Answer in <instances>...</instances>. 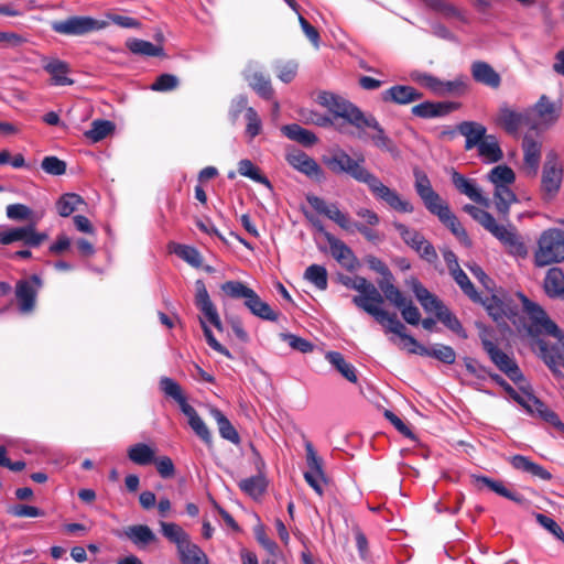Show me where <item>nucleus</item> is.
Returning <instances> with one entry per match:
<instances>
[{"label": "nucleus", "mask_w": 564, "mask_h": 564, "mask_svg": "<svg viewBox=\"0 0 564 564\" xmlns=\"http://www.w3.org/2000/svg\"><path fill=\"white\" fill-rule=\"evenodd\" d=\"M221 290L232 299H243L245 306L257 317L275 322L278 314L263 302L260 296L240 281H228L221 285Z\"/></svg>", "instance_id": "6"}, {"label": "nucleus", "mask_w": 564, "mask_h": 564, "mask_svg": "<svg viewBox=\"0 0 564 564\" xmlns=\"http://www.w3.org/2000/svg\"><path fill=\"white\" fill-rule=\"evenodd\" d=\"M304 278L319 290H326L327 288V271L323 265H310L305 270Z\"/></svg>", "instance_id": "61"}, {"label": "nucleus", "mask_w": 564, "mask_h": 564, "mask_svg": "<svg viewBox=\"0 0 564 564\" xmlns=\"http://www.w3.org/2000/svg\"><path fill=\"white\" fill-rule=\"evenodd\" d=\"M324 216L336 223L341 229L350 232L352 231L354 221H351L350 217L346 213L339 210L336 203L328 205Z\"/></svg>", "instance_id": "63"}, {"label": "nucleus", "mask_w": 564, "mask_h": 564, "mask_svg": "<svg viewBox=\"0 0 564 564\" xmlns=\"http://www.w3.org/2000/svg\"><path fill=\"white\" fill-rule=\"evenodd\" d=\"M238 172L240 175L246 176L259 184L271 187V183L267 176L261 174L259 169L248 159L240 160L238 163Z\"/></svg>", "instance_id": "54"}, {"label": "nucleus", "mask_w": 564, "mask_h": 564, "mask_svg": "<svg viewBox=\"0 0 564 564\" xmlns=\"http://www.w3.org/2000/svg\"><path fill=\"white\" fill-rule=\"evenodd\" d=\"M379 324L386 328V332L399 336L405 343L404 347L408 348L410 354L420 355L419 350L424 346L421 345L413 336L406 334V327L398 319L395 313H389L388 317L383 318Z\"/></svg>", "instance_id": "24"}, {"label": "nucleus", "mask_w": 564, "mask_h": 564, "mask_svg": "<svg viewBox=\"0 0 564 564\" xmlns=\"http://www.w3.org/2000/svg\"><path fill=\"white\" fill-rule=\"evenodd\" d=\"M366 262L371 270L382 275L383 279L379 282V288L382 292L387 284H393V275L381 259L375 256H368L366 258Z\"/></svg>", "instance_id": "59"}, {"label": "nucleus", "mask_w": 564, "mask_h": 564, "mask_svg": "<svg viewBox=\"0 0 564 564\" xmlns=\"http://www.w3.org/2000/svg\"><path fill=\"white\" fill-rule=\"evenodd\" d=\"M124 535L138 547H145L156 540L154 532L145 524L128 527Z\"/></svg>", "instance_id": "43"}, {"label": "nucleus", "mask_w": 564, "mask_h": 564, "mask_svg": "<svg viewBox=\"0 0 564 564\" xmlns=\"http://www.w3.org/2000/svg\"><path fill=\"white\" fill-rule=\"evenodd\" d=\"M384 299L394 307H397L402 318L410 325H419L421 322V313L413 304V301L406 297L394 284H387L383 288Z\"/></svg>", "instance_id": "15"}, {"label": "nucleus", "mask_w": 564, "mask_h": 564, "mask_svg": "<svg viewBox=\"0 0 564 564\" xmlns=\"http://www.w3.org/2000/svg\"><path fill=\"white\" fill-rule=\"evenodd\" d=\"M463 209L488 231L497 224L495 217L482 208L466 204Z\"/></svg>", "instance_id": "57"}, {"label": "nucleus", "mask_w": 564, "mask_h": 564, "mask_svg": "<svg viewBox=\"0 0 564 564\" xmlns=\"http://www.w3.org/2000/svg\"><path fill=\"white\" fill-rule=\"evenodd\" d=\"M412 291L422 305L423 310L427 313H434L436 317L438 316V313L446 307L437 296L432 294L416 279L412 280Z\"/></svg>", "instance_id": "33"}, {"label": "nucleus", "mask_w": 564, "mask_h": 564, "mask_svg": "<svg viewBox=\"0 0 564 564\" xmlns=\"http://www.w3.org/2000/svg\"><path fill=\"white\" fill-rule=\"evenodd\" d=\"M470 73L475 82L489 88L497 89L501 85L500 74L487 62H474L470 66Z\"/></svg>", "instance_id": "29"}, {"label": "nucleus", "mask_w": 564, "mask_h": 564, "mask_svg": "<svg viewBox=\"0 0 564 564\" xmlns=\"http://www.w3.org/2000/svg\"><path fill=\"white\" fill-rule=\"evenodd\" d=\"M479 303L484 305L489 316L498 324L505 323L506 319H511L517 315L514 310L497 295L486 296L485 299L480 296Z\"/></svg>", "instance_id": "28"}, {"label": "nucleus", "mask_w": 564, "mask_h": 564, "mask_svg": "<svg viewBox=\"0 0 564 564\" xmlns=\"http://www.w3.org/2000/svg\"><path fill=\"white\" fill-rule=\"evenodd\" d=\"M366 128H370L376 131L373 134L370 135V139L377 148L384 150L391 154L397 153V147L394 142L386 134L383 128L380 126L379 121L373 116L365 115V117L360 121V128L357 129L361 132Z\"/></svg>", "instance_id": "26"}, {"label": "nucleus", "mask_w": 564, "mask_h": 564, "mask_svg": "<svg viewBox=\"0 0 564 564\" xmlns=\"http://www.w3.org/2000/svg\"><path fill=\"white\" fill-rule=\"evenodd\" d=\"M350 288L358 291L360 294L352 297V303L371 315L378 323L388 317L389 312L381 308L383 296L379 290L362 276H357Z\"/></svg>", "instance_id": "7"}, {"label": "nucleus", "mask_w": 564, "mask_h": 564, "mask_svg": "<svg viewBox=\"0 0 564 564\" xmlns=\"http://www.w3.org/2000/svg\"><path fill=\"white\" fill-rule=\"evenodd\" d=\"M285 160L294 170L312 180L319 182L325 177L324 171L318 163L300 149H288Z\"/></svg>", "instance_id": "18"}, {"label": "nucleus", "mask_w": 564, "mask_h": 564, "mask_svg": "<svg viewBox=\"0 0 564 564\" xmlns=\"http://www.w3.org/2000/svg\"><path fill=\"white\" fill-rule=\"evenodd\" d=\"M481 345L495 366L503 372L511 381L519 384L524 380L516 360L503 352L497 345L487 337L486 330L480 334Z\"/></svg>", "instance_id": "10"}, {"label": "nucleus", "mask_w": 564, "mask_h": 564, "mask_svg": "<svg viewBox=\"0 0 564 564\" xmlns=\"http://www.w3.org/2000/svg\"><path fill=\"white\" fill-rule=\"evenodd\" d=\"M489 232L505 246L507 252L512 257L524 259L528 256V248L514 227L497 223Z\"/></svg>", "instance_id": "17"}, {"label": "nucleus", "mask_w": 564, "mask_h": 564, "mask_svg": "<svg viewBox=\"0 0 564 564\" xmlns=\"http://www.w3.org/2000/svg\"><path fill=\"white\" fill-rule=\"evenodd\" d=\"M160 390L165 397L173 399L180 406L183 414L188 420V425L194 433L208 446L213 444V436L206 423L198 415L196 410L187 403L181 386L172 378L162 377L160 379Z\"/></svg>", "instance_id": "4"}, {"label": "nucleus", "mask_w": 564, "mask_h": 564, "mask_svg": "<svg viewBox=\"0 0 564 564\" xmlns=\"http://www.w3.org/2000/svg\"><path fill=\"white\" fill-rule=\"evenodd\" d=\"M459 107L460 104L455 101H424L412 107L411 112L419 118L432 119L445 117Z\"/></svg>", "instance_id": "23"}, {"label": "nucleus", "mask_w": 564, "mask_h": 564, "mask_svg": "<svg viewBox=\"0 0 564 564\" xmlns=\"http://www.w3.org/2000/svg\"><path fill=\"white\" fill-rule=\"evenodd\" d=\"M533 261L538 268L564 261V231L562 229L550 228L540 235Z\"/></svg>", "instance_id": "5"}, {"label": "nucleus", "mask_w": 564, "mask_h": 564, "mask_svg": "<svg viewBox=\"0 0 564 564\" xmlns=\"http://www.w3.org/2000/svg\"><path fill=\"white\" fill-rule=\"evenodd\" d=\"M325 239L328 242L330 253L336 261L346 269H352L356 263V257L352 250L330 232H325Z\"/></svg>", "instance_id": "32"}, {"label": "nucleus", "mask_w": 564, "mask_h": 564, "mask_svg": "<svg viewBox=\"0 0 564 564\" xmlns=\"http://www.w3.org/2000/svg\"><path fill=\"white\" fill-rule=\"evenodd\" d=\"M195 305L204 315V318H200V325L207 344L217 352L231 359L232 355L230 354V351L215 338L212 329L206 323L208 322L219 332L223 330V323L220 321L219 314L217 312L216 306L214 305L209 297L208 291L204 282L202 280H197L195 283Z\"/></svg>", "instance_id": "3"}, {"label": "nucleus", "mask_w": 564, "mask_h": 564, "mask_svg": "<svg viewBox=\"0 0 564 564\" xmlns=\"http://www.w3.org/2000/svg\"><path fill=\"white\" fill-rule=\"evenodd\" d=\"M557 339H561V337ZM535 345L539 356L553 371V373L558 376L561 373L558 366H563L564 364V344L561 340L554 344H549L544 339H539Z\"/></svg>", "instance_id": "21"}, {"label": "nucleus", "mask_w": 564, "mask_h": 564, "mask_svg": "<svg viewBox=\"0 0 564 564\" xmlns=\"http://www.w3.org/2000/svg\"><path fill=\"white\" fill-rule=\"evenodd\" d=\"M476 481L478 484L485 485L495 494L505 497L511 501H514L519 505H522L525 501L524 497L521 494L509 489L501 480H495L487 476H477Z\"/></svg>", "instance_id": "40"}, {"label": "nucleus", "mask_w": 564, "mask_h": 564, "mask_svg": "<svg viewBox=\"0 0 564 564\" xmlns=\"http://www.w3.org/2000/svg\"><path fill=\"white\" fill-rule=\"evenodd\" d=\"M47 238L48 236L45 232H39L36 230L35 221L25 226L6 228L0 231V245L2 246L21 242L28 248H36Z\"/></svg>", "instance_id": "13"}, {"label": "nucleus", "mask_w": 564, "mask_h": 564, "mask_svg": "<svg viewBox=\"0 0 564 564\" xmlns=\"http://www.w3.org/2000/svg\"><path fill=\"white\" fill-rule=\"evenodd\" d=\"M419 351L420 356L432 357L446 365H453L456 360L455 350L451 346L443 344H435L431 347H422Z\"/></svg>", "instance_id": "47"}, {"label": "nucleus", "mask_w": 564, "mask_h": 564, "mask_svg": "<svg viewBox=\"0 0 564 564\" xmlns=\"http://www.w3.org/2000/svg\"><path fill=\"white\" fill-rule=\"evenodd\" d=\"M129 51L141 56H163L164 48L162 45L153 44L149 41L140 39H131L126 43Z\"/></svg>", "instance_id": "49"}, {"label": "nucleus", "mask_w": 564, "mask_h": 564, "mask_svg": "<svg viewBox=\"0 0 564 564\" xmlns=\"http://www.w3.org/2000/svg\"><path fill=\"white\" fill-rule=\"evenodd\" d=\"M267 486L268 484L263 475L251 476L239 482L240 489L253 499L261 497Z\"/></svg>", "instance_id": "53"}, {"label": "nucleus", "mask_w": 564, "mask_h": 564, "mask_svg": "<svg viewBox=\"0 0 564 564\" xmlns=\"http://www.w3.org/2000/svg\"><path fill=\"white\" fill-rule=\"evenodd\" d=\"M563 178V166L555 153H549L542 170L541 189L545 199L558 193Z\"/></svg>", "instance_id": "14"}, {"label": "nucleus", "mask_w": 564, "mask_h": 564, "mask_svg": "<svg viewBox=\"0 0 564 564\" xmlns=\"http://www.w3.org/2000/svg\"><path fill=\"white\" fill-rule=\"evenodd\" d=\"M511 466L520 471L528 473L542 480H551L552 474L546 470L542 465L532 462L529 457L523 455H513L510 457Z\"/></svg>", "instance_id": "36"}, {"label": "nucleus", "mask_w": 564, "mask_h": 564, "mask_svg": "<svg viewBox=\"0 0 564 564\" xmlns=\"http://www.w3.org/2000/svg\"><path fill=\"white\" fill-rule=\"evenodd\" d=\"M522 304V311L529 318L530 333L546 334L555 338L562 337L561 329L553 323L541 305L528 299L522 292L517 293Z\"/></svg>", "instance_id": "8"}, {"label": "nucleus", "mask_w": 564, "mask_h": 564, "mask_svg": "<svg viewBox=\"0 0 564 564\" xmlns=\"http://www.w3.org/2000/svg\"><path fill=\"white\" fill-rule=\"evenodd\" d=\"M478 154L486 163H496L502 160L503 152L494 134H488L477 147Z\"/></svg>", "instance_id": "42"}, {"label": "nucleus", "mask_w": 564, "mask_h": 564, "mask_svg": "<svg viewBox=\"0 0 564 564\" xmlns=\"http://www.w3.org/2000/svg\"><path fill=\"white\" fill-rule=\"evenodd\" d=\"M455 282L459 285L462 291L473 301L480 302V294L476 291L474 284L467 274L459 268L451 272Z\"/></svg>", "instance_id": "60"}, {"label": "nucleus", "mask_w": 564, "mask_h": 564, "mask_svg": "<svg viewBox=\"0 0 564 564\" xmlns=\"http://www.w3.org/2000/svg\"><path fill=\"white\" fill-rule=\"evenodd\" d=\"M524 165L530 173L535 175L541 161V142L532 134L527 133L522 141Z\"/></svg>", "instance_id": "35"}, {"label": "nucleus", "mask_w": 564, "mask_h": 564, "mask_svg": "<svg viewBox=\"0 0 564 564\" xmlns=\"http://www.w3.org/2000/svg\"><path fill=\"white\" fill-rule=\"evenodd\" d=\"M209 414L216 421L219 434L224 440H227L236 445L240 443V436L237 430L219 409L210 406Z\"/></svg>", "instance_id": "39"}, {"label": "nucleus", "mask_w": 564, "mask_h": 564, "mask_svg": "<svg viewBox=\"0 0 564 564\" xmlns=\"http://www.w3.org/2000/svg\"><path fill=\"white\" fill-rule=\"evenodd\" d=\"M177 552L182 564H209L204 551L192 541Z\"/></svg>", "instance_id": "51"}, {"label": "nucleus", "mask_w": 564, "mask_h": 564, "mask_svg": "<svg viewBox=\"0 0 564 564\" xmlns=\"http://www.w3.org/2000/svg\"><path fill=\"white\" fill-rule=\"evenodd\" d=\"M476 481L478 484L485 485L495 494L505 497L511 501H514L519 505H522L525 501L524 497L521 494L509 489L501 480H495L487 476H477Z\"/></svg>", "instance_id": "41"}, {"label": "nucleus", "mask_w": 564, "mask_h": 564, "mask_svg": "<svg viewBox=\"0 0 564 564\" xmlns=\"http://www.w3.org/2000/svg\"><path fill=\"white\" fill-rule=\"evenodd\" d=\"M282 133L290 140L296 141L305 147H311L316 143V135L302 128L297 123L285 124L281 128Z\"/></svg>", "instance_id": "44"}, {"label": "nucleus", "mask_w": 564, "mask_h": 564, "mask_svg": "<svg viewBox=\"0 0 564 564\" xmlns=\"http://www.w3.org/2000/svg\"><path fill=\"white\" fill-rule=\"evenodd\" d=\"M415 175V191L422 199L425 208L430 212L437 205L444 202L442 197L433 189L431 182L426 174L416 171Z\"/></svg>", "instance_id": "30"}, {"label": "nucleus", "mask_w": 564, "mask_h": 564, "mask_svg": "<svg viewBox=\"0 0 564 564\" xmlns=\"http://www.w3.org/2000/svg\"><path fill=\"white\" fill-rule=\"evenodd\" d=\"M115 129V124L109 120H94L91 128L85 132V137L93 142H99L105 139Z\"/></svg>", "instance_id": "56"}, {"label": "nucleus", "mask_w": 564, "mask_h": 564, "mask_svg": "<svg viewBox=\"0 0 564 564\" xmlns=\"http://www.w3.org/2000/svg\"><path fill=\"white\" fill-rule=\"evenodd\" d=\"M245 78L249 86L263 99L270 100L273 97L271 80L264 76L256 62H250L245 69Z\"/></svg>", "instance_id": "22"}, {"label": "nucleus", "mask_w": 564, "mask_h": 564, "mask_svg": "<svg viewBox=\"0 0 564 564\" xmlns=\"http://www.w3.org/2000/svg\"><path fill=\"white\" fill-rule=\"evenodd\" d=\"M317 101L335 117L345 119L355 128H360V121L365 113L349 100L333 93L323 91L318 94Z\"/></svg>", "instance_id": "9"}, {"label": "nucleus", "mask_w": 564, "mask_h": 564, "mask_svg": "<svg viewBox=\"0 0 564 564\" xmlns=\"http://www.w3.org/2000/svg\"><path fill=\"white\" fill-rule=\"evenodd\" d=\"M42 288V280L33 274L30 279L20 280L15 285V297L19 311L23 314L30 313L35 306L39 290Z\"/></svg>", "instance_id": "19"}, {"label": "nucleus", "mask_w": 564, "mask_h": 564, "mask_svg": "<svg viewBox=\"0 0 564 564\" xmlns=\"http://www.w3.org/2000/svg\"><path fill=\"white\" fill-rule=\"evenodd\" d=\"M452 183L460 194L466 195L473 202L484 207L490 206L489 198L482 195L475 180L467 178L463 174L453 171Z\"/></svg>", "instance_id": "25"}, {"label": "nucleus", "mask_w": 564, "mask_h": 564, "mask_svg": "<svg viewBox=\"0 0 564 564\" xmlns=\"http://www.w3.org/2000/svg\"><path fill=\"white\" fill-rule=\"evenodd\" d=\"M172 250L178 258L192 267L199 268L202 265V256L196 248L187 245L174 243L172 246Z\"/></svg>", "instance_id": "55"}, {"label": "nucleus", "mask_w": 564, "mask_h": 564, "mask_svg": "<svg viewBox=\"0 0 564 564\" xmlns=\"http://www.w3.org/2000/svg\"><path fill=\"white\" fill-rule=\"evenodd\" d=\"M423 94L416 90L412 86L406 85H395L391 88L384 90L381 94V98L383 101L394 102L398 105H408L413 101L422 99Z\"/></svg>", "instance_id": "31"}, {"label": "nucleus", "mask_w": 564, "mask_h": 564, "mask_svg": "<svg viewBox=\"0 0 564 564\" xmlns=\"http://www.w3.org/2000/svg\"><path fill=\"white\" fill-rule=\"evenodd\" d=\"M162 534L172 543H174L180 551L187 543L191 542V538L178 524L172 522H161Z\"/></svg>", "instance_id": "45"}, {"label": "nucleus", "mask_w": 564, "mask_h": 564, "mask_svg": "<svg viewBox=\"0 0 564 564\" xmlns=\"http://www.w3.org/2000/svg\"><path fill=\"white\" fill-rule=\"evenodd\" d=\"M529 109L531 115L535 113L538 116L541 124L551 126L558 119L561 106L542 95L533 108Z\"/></svg>", "instance_id": "34"}, {"label": "nucleus", "mask_w": 564, "mask_h": 564, "mask_svg": "<svg viewBox=\"0 0 564 564\" xmlns=\"http://www.w3.org/2000/svg\"><path fill=\"white\" fill-rule=\"evenodd\" d=\"M545 293L551 297L561 296L564 293V273L560 268H551L544 279Z\"/></svg>", "instance_id": "46"}, {"label": "nucleus", "mask_w": 564, "mask_h": 564, "mask_svg": "<svg viewBox=\"0 0 564 564\" xmlns=\"http://www.w3.org/2000/svg\"><path fill=\"white\" fill-rule=\"evenodd\" d=\"M487 180L495 186L499 185H513L516 182V174L513 170L506 165H497L487 174Z\"/></svg>", "instance_id": "52"}, {"label": "nucleus", "mask_w": 564, "mask_h": 564, "mask_svg": "<svg viewBox=\"0 0 564 564\" xmlns=\"http://www.w3.org/2000/svg\"><path fill=\"white\" fill-rule=\"evenodd\" d=\"M324 216L336 223L341 229L350 232L352 231L354 221H351L350 217L346 213L339 210L336 203L328 205Z\"/></svg>", "instance_id": "64"}, {"label": "nucleus", "mask_w": 564, "mask_h": 564, "mask_svg": "<svg viewBox=\"0 0 564 564\" xmlns=\"http://www.w3.org/2000/svg\"><path fill=\"white\" fill-rule=\"evenodd\" d=\"M512 185H499L494 187V199L496 209L503 219H507L510 207L518 202L517 195L511 189Z\"/></svg>", "instance_id": "37"}, {"label": "nucleus", "mask_w": 564, "mask_h": 564, "mask_svg": "<svg viewBox=\"0 0 564 564\" xmlns=\"http://www.w3.org/2000/svg\"><path fill=\"white\" fill-rule=\"evenodd\" d=\"M415 241L417 242L412 243L411 248L415 250L423 260L427 261L429 263H435L438 259V256L434 246L427 241L422 234Z\"/></svg>", "instance_id": "62"}, {"label": "nucleus", "mask_w": 564, "mask_h": 564, "mask_svg": "<svg viewBox=\"0 0 564 564\" xmlns=\"http://www.w3.org/2000/svg\"><path fill=\"white\" fill-rule=\"evenodd\" d=\"M80 204H84V200L78 194L67 193L57 200L56 208L62 217H68Z\"/></svg>", "instance_id": "58"}, {"label": "nucleus", "mask_w": 564, "mask_h": 564, "mask_svg": "<svg viewBox=\"0 0 564 564\" xmlns=\"http://www.w3.org/2000/svg\"><path fill=\"white\" fill-rule=\"evenodd\" d=\"M106 26L107 22L84 15H74L52 23L54 32L69 36H83Z\"/></svg>", "instance_id": "12"}, {"label": "nucleus", "mask_w": 564, "mask_h": 564, "mask_svg": "<svg viewBox=\"0 0 564 564\" xmlns=\"http://www.w3.org/2000/svg\"><path fill=\"white\" fill-rule=\"evenodd\" d=\"M495 123L511 135L518 134L519 130L523 127L535 130L539 126L532 120L530 109L518 111L507 104L500 105L495 118Z\"/></svg>", "instance_id": "11"}, {"label": "nucleus", "mask_w": 564, "mask_h": 564, "mask_svg": "<svg viewBox=\"0 0 564 564\" xmlns=\"http://www.w3.org/2000/svg\"><path fill=\"white\" fill-rule=\"evenodd\" d=\"M326 360L334 367L336 370L346 378L349 382H357V375L355 367L347 362L344 356L338 351H329L326 354Z\"/></svg>", "instance_id": "48"}, {"label": "nucleus", "mask_w": 564, "mask_h": 564, "mask_svg": "<svg viewBox=\"0 0 564 564\" xmlns=\"http://www.w3.org/2000/svg\"><path fill=\"white\" fill-rule=\"evenodd\" d=\"M430 213L438 218V220L446 226L451 232L465 246H470L471 241L462 226L458 218L452 213L448 204L444 200Z\"/></svg>", "instance_id": "20"}, {"label": "nucleus", "mask_w": 564, "mask_h": 564, "mask_svg": "<svg viewBox=\"0 0 564 564\" xmlns=\"http://www.w3.org/2000/svg\"><path fill=\"white\" fill-rule=\"evenodd\" d=\"M480 369L486 372L494 382L500 386L513 401L521 405L528 414L550 423L556 430L564 433V423L558 415L538 399L529 386H521L520 391H517L500 375L488 372L485 368Z\"/></svg>", "instance_id": "2"}, {"label": "nucleus", "mask_w": 564, "mask_h": 564, "mask_svg": "<svg viewBox=\"0 0 564 564\" xmlns=\"http://www.w3.org/2000/svg\"><path fill=\"white\" fill-rule=\"evenodd\" d=\"M307 470L304 473L306 482L318 496L324 494V485L327 477L323 468V459L319 457L311 442L305 443Z\"/></svg>", "instance_id": "16"}, {"label": "nucleus", "mask_w": 564, "mask_h": 564, "mask_svg": "<svg viewBox=\"0 0 564 564\" xmlns=\"http://www.w3.org/2000/svg\"><path fill=\"white\" fill-rule=\"evenodd\" d=\"M154 455V449L145 443H137L128 448L129 459L140 466L152 464Z\"/></svg>", "instance_id": "50"}, {"label": "nucleus", "mask_w": 564, "mask_h": 564, "mask_svg": "<svg viewBox=\"0 0 564 564\" xmlns=\"http://www.w3.org/2000/svg\"><path fill=\"white\" fill-rule=\"evenodd\" d=\"M43 68L51 75L53 85L69 86L74 84V80L68 77L69 66L66 62L53 58L46 62Z\"/></svg>", "instance_id": "38"}, {"label": "nucleus", "mask_w": 564, "mask_h": 564, "mask_svg": "<svg viewBox=\"0 0 564 564\" xmlns=\"http://www.w3.org/2000/svg\"><path fill=\"white\" fill-rule=\"evenodd\" d=\"M323 162L332 172L336 174L345 173L355 181L366 184L378 200L386 203L393 210L406 214L413 213L414 207L409 200L402 198L397 191L384 185L378 176L365 166L362 155L354 159L344 150L337 149L332 155L324 158Z\"/></svg>", "instance_id": "1"}, {"label": "nucleus", "mask_w": 564, "mask_h": 564, "mask_svg": "<svg viewBox=\"0 0 564 564\" xmlns=\"http://www.w3.org/2000/svg\"><path fill=\"white\" fill-rule=\"evenodd\" d=\"M456 130L465 138L466 151L477 148L488 135L487 128L477 121H462L457 124Z\"/></svg>", "instance_id": "27"}]
</instances>
